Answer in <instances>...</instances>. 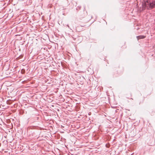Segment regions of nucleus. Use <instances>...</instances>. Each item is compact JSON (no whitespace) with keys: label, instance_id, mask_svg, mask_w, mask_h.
<instances>
[{"label":"nucleus","instance_id":"nucleus-3","mask_svg":"<svg viewBox=\"0 0 155 155\" xmlns=\"http://www.w3.org/2000/svg\"><path fill=\"white\" fill-rule=\"evenodd\" d=\"M67 25V26L68 27V28H69L71 30V29L70 28V27L68 25Z\"/></svg>","mask_w":155,"mask_h":155},{"label":"nucleus","instance_id":"nucleus-4","mask_svg":"<svg viewBox=\"0 0 155 155\" xmlns=\"http://www.w3.org/2000/svg\"><path fill=\"white\" fill-rule=\"evenodd\" d=\"M73 38V39H74V40H75V38Z\"/></svg>","mask_w":155,"mask_h":155},{"label":"nucleus","instance_id":"nucleus-2","mask_svg":"<svg viewBox=\"0 0 155 155\" xmlns=\"http://www.w3.org/2000/svg\"><path fill=\"white\" fill-rule=\"evenodd\" d=\"M145 37V36L142 35H139V36H137V38L138 40L139 39H140L144 38Z\"/></svg>","mask_w":155,"mask_h":155},{"label":"nucleus","instance_id":"nucleus-5","mask_svg":"<svg viewBox=\"0 0 155 155\" xmlns=\"http://www.w3.org/2000/svg\"><path fill=\"white\" fill-rule=\"evenodd\" d=\"M133 154V153H132V154H131V155H132Z\"/></svg>","mask_w":155,"mask_h":155},{"label":"nucleus","instance_id":"nucleus-1","mask_svg":"<svg viewBox=\"0 0 155 155\" xmlns=\"http://www.w3.org/2000/svg\"><path fill=\"white\" fill-rule=\"evenodd\" d=\"M142 10L147 9H152L155 8V0H145L142 4Z\"/></svg>","mask_w":155,"mask_h":155}]
</instances>
